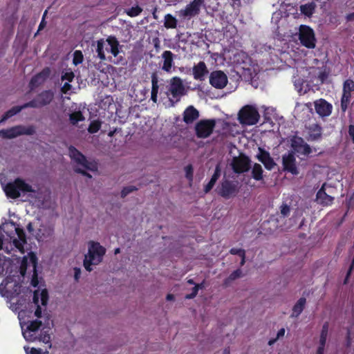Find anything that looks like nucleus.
Returning a JSON list of instances; mask_svg holds the SVG:
<instances>
[{
    "label": "nucleus",
    "mask_w": 354,
    "mask_h": 354,
    "mask_svg": "<svg viewBox=\"0 0 354 354\" xmlns=\"http://www.w3.org/2000/svg\"><path fill=\"white\" fill-rule=\"evenodd\" d=\"M285 334V330L284 328H281L278 333H277V338H279L280 337H283Z\"/></svg>",
    "instance_id": "obj_62"
},
{
    "label": "nucleus",
    "mask_w": 354,
    "mask_h": 354,
    "mask_svg": "<svg viewBox=\"0 0 354 354\" xmlns=\"http://www.w3.org/2000/svg\"><path fill=\"white\" fill-rule=\"evenodd\" d=\"M177 23V19L171 14H167L165 16L164 26L166 28H176Z\"/></svg>",
    "instance_id": "obj_34"
},
{
    "label": "nucleus",
    "mask_w": 354,
    "mask_h": 354,
    "mask_svg": "<svg viewBox=\"0 0 354 354\" xmlns=\"http://www.w3.org/2000/svg\"><path fill=\"white\" fill-rule=\"evenodd\" d=\"M37 100L39 107H43L48 105L54 98V93L52 91H44L39 93L37 97Z\"/></svg>",
    "instance_id": "obj_25"
},
{
    "label": "nucleus",
    "mask_w": 354,
    "mask_h": 354,
    "mask_svg": "<svg viewBox=\"0 0 354 354\" xmlns=\"http://www.w3.org/2000/svg\"><path fill=\"white\" fill-rule=\"evenodd\" d=\"M21 111H22V109L21 108V106H16L12 107L10 109L7 111L4 115L2 116V118L0 120V123L4 122L6 120H7L8 118L15 115L16 114L19 113Z\"/></svg>",
    "instance_id": "obj_31"
},
{
    "label": "nucleus",
    "mask_w": 354,
    "mask_h": 354,
    "mask_svg": "<svg viewBox=\"0 0 354 354\" xmlns=\"http://www.w3.org/2000/svg\"><path fill=\"white\" fill-rule=\"evenodd\" d=\"M299 39L301 44L308 48H314L316 46L314 30L308 26L301 25L299 26Z\"/></svg>",
    "instance_id": "obj_10"
},
{
    "label": "nucleus",
    "mask_w": 354,
    "mask_h": 354,
    "mask_svg": "<svg viewBox=\"0 0 354 354\" xmlns=\"http://www.w3.org/2000/svg\"><path fill=\"white\" fill-rule=\"evenodd\" d=\"M162 58L163 59V65L162 66V69L167 73L171 72V68L174 64V55L169 50H165L162 54Z\"/></svg>",
    "instance_id": "obj_26"
},
{
    "label": "nucleus",
    "mask_w": 354,
    "mask_h": 354,
    "mask_svg": "<svg viewBox=\"0 0 354 354\" xmlns=\"http://www.w3.org/2000/svg\"><path fill=\"white\" fill-rule=\"evenodd\" d=\"M106 42L107 43L108 46H110V53L115 57L114 59H112L111 57L109 58V60L115 64H124V59L122 56L119 55L120 50L119 47L120 46L119 41L114 36H109L106 39Z\"/></svg>",
    "instance_id": "obj_13"
},
{
    "label": "nucleus",
    "mask_w": 354,
    "mask_h": 354,
    "mask_svg": "<svg viewBox=\"0 0 354 354\" xmlns=\"http://www.w3.org/2000/svg\"><path fill=\"white\" fill-rule=\"evenodd\" d=\"M259 113L254 105H245L238 113V120L243 125H254L259 122Z\"/></svg>",
    "instance_id": "obj_7"
},
{
    "label": "nucleus",
    "mask_w": 354,
    "mask_h": 354,
    "mask_svg": "<svg viewBox=\"0 0 354 354\" xmlns=\"http://www.w3.org/2000/svg\"><path fill=\"white\" fill-rule=\"evenodd\" d=\"M243 277L242 270L241 269H237L232 272L230 275L224 280V284L225 286H228L233 281L236 280V279L241 278Z\"/></svg>",
    "instance_id": "obj_37"
},
{
    "label": "nucleus",
    "mask_w": 354,
    "mask_h": 354,
    "mask_svg": "<svg viewBox=\"0 0 354 354\" xmlns=\"http://www.w3.org/2000/svg\"><path fill=\"white\" fill-rule=\"evenodd\" d=\"M88 245V253L84 256V266L87 271L91 272L93 270L91 266H96L102 262L106 249L100 243L93 241H90Z\"/></svg>",
    "instance_id": "obj_3"
},
{
    "label": "nucleus",
    "mask_w": 354,
    "mask_h": 354,
    "mask_svg": "<svg viewBox=\"0 0 354 354\" xmlns=\"http://www.w3.org/2000/svg\"><path fill=\"white\" fill-rule=\"evenodd\" d=\"M187 88L183 84V80L178 77H174L169 80L168 91L166 93L167 96L171 95L169 98L171 105L180 101V98L187 93Z\"/></svg>",
    "instance_id": "obj_6"
},
{
    "label": "nucleus",
    "mask_w": 354,
    "mask_h": 354,
    "mask_svg": "<svg viewBox=\"0 0 354 354\" xmlns=\"http://www.w3.org/2000/svg\"><path fill=\"white\" fill-rule=\"evenodd\" d=\"M142 8L137 6L131 8L127 12V13L130 17H136V16H138L142 12Z\"/></svg>",
    "instance_id": "obj_48"
},
{
    "label": "nucleus",
    "mask_w": 354,
    "mask_h": 354,
    "mask_svg": "<svg viewBox=\"0 0 354 354\" xmlns=\"http://www.w3.org/2000/svg\"><path fill=\"white\" fill-rule=\"evenodd\" d=\"M194 78L196 80L203 81L209 71L204 62H200L194 65L193 68Z\"/></svg>",
    "instance_id": "obj_21"
},
{
    "label": "nucleus",
    "mask_w": 354,
    "mask_h": 354,
    "mask_svg": "<svg viewBox=\"0 0 354 354\" xmlns=\"http://www.w3.org/2000/svg\"><path fill=\"white\" fill-rule=\"evenodd\" d=\"M304 143V139L300 137L295 136L291 140V147L296 152L301 151V147Z\"/></svg>",
    "instance_id": "obj_35"
},
{
    "label": "nucleus",
    "mask_w": 354,
    "mask_h": 354,
    "mask_svg": "<svg viewBox=\"0 0 354 354\" xmlns=\"http://www.w3.org/2000/svg\"><path fill=\"white\" fill-rule=\"evenodd\" d=\"M21 108L23 110V109H26V108H40V107H39V104L37 102V98L35 97L32 100H31V101H30V102H28L27 103H25L23 105H21Z\"/></svg>",
    "instance_id": "obj_47"
},
{
    "label": "nucleus",
    "mask_w": 354,
    "mask_h": 354,
    "mask_svg": "<svg viewBox=\"0 0 354 354\" xmlns=\"http://www.w3.org/2000/svg\"><path fill=\"white\" fill-rule=\"evenodd\" d=\"M280 214L281 217L286 218L289 216L290 212V207L286 203H282V205L279 207Z\"/></svg>",
    "instance_id": "obj_45"
},
{
    "label": "nucleus",
    "mask_w": 354,
    "mask_h": 354,
    "mask_svg": "<svg viewBox=\"0 0 354 354\" xmlns=\"http://www.w3.org/2000/svg\"><path fill=\"white\" fill-rule=\"evenodd\" d=\"M316 5L315 3L311 2L300 6V11L302 14L310 17L315 11Z\"/></svg>",
    "instance_id": "obj_32"
},
{
    "label": "nucleus",
    "mask_w": 354,
    "mask_h": 354,
    "mask_svg": "<svg viewBox=\"0 0 354 354\" xmlns=\"http://www.w3.org/2000/svg\"><path fill=\"white\" fill-rule=\"evenodd\" d=\"M304 83H305L304 80L301 78H298V79L295 80L294 82V86H295V88L297 89V92L300 95L305 94L307 92V90L304 89V88H303Z\"/></svg>",
    "instance_id": "obj_40"
},
{
    "label": "nucleus",
    "mask_w": 354,
    "mask_h": 354,
    "mask_svg": "<svg viewBox=\"0 0 354 354\" xmlns=\"http://www.w3.org/2000/svg\"><path fill=\"white\" fill-rule=\"evenodd\" d=\"M138 190V188L135 186L130 185L125 187L122 189L121 191V198H125L128 194H131V192Z\"/></svg>",
    "instance_id": "obj_46"
},
{
    "label": "nucleus",
    "mask_w": 354,
    "mask_h": 354,
    "mask_svg": "<svg viewBox=\"0 0 354 354\" xmlns=\"http://www.w3.org/2000/svg\"><path fill=\"white\" fill-rule=\"evenodd\" d=\"M216 126V120L214 119L201 120L195 125L196 136L198 138H208Z\"/></svg>",
    "instance_id": "obj_11"
},
{
    "label": "nucleus",
    "mask_w": 354,
    "mask_h": 354,
    "mask_svg": "<svg viewBox=\"0 0 354 354\" xmlns=\"http://www.w3.org/2000/svg\"><path fill=\"white\" fill-rule=\"evenodd\" d=\"M102 64L101 63H99V64H97L95 65V68L101 71V72H104V68H102Z\"/></svg>",
    "instance_id": "obj_63"
},
{
    "label": "nucleus",
    "mask_w": 354,
    "mask_h": 354,
    "mask_svg": "<svg viewBox=\"0 0 354 354\" xmlns=\"http://www.w3.org/2000/svg\"><path fill=\"white\" fill-rule=\"evenodd\" d=\"M50 74V70L49 68H44L41 72L32 77L30 82V88L34 89L35 88L43 84L48 77Z\"/></svg>",
    "instance_id": "obj_20"
},
{
    "label": "nucleus",
    "mask_w": 354,
    "mask_h": 354,
    "mask_svg": "<svg viewBox=\"0 0 354 354\" xmlns=\"http://www.w3.org/2000/svg\"><path fill=\"white\" fill-rule=\"evenodd\" d=\"M75 75L71 69H66L62 72V80H68L69 82H72Z\"/></svg>",
    "instance_id": "obj_44"
},
{
    "label": "nucleus",
    "mask_w": 354,
    "mask_h": 354,
    "mask_svg": "<svg viewBox=\"0 0 354 354\" xmlns=\"http://www.w3.org/2000/svg\"><path fill=\"white\" fill-rule=\"evenodd\" d=\"M186 178L192 181L193 179L194 169L192 165H188L185 168Z\"/></svg>",
    "instance_id": "obj_49"
},
{
    "label": "nucleus",
    "mask_w": 354,
    "mask_h": 354,
    "mask_svg": "<svg viewBox=\"0 0 354 354\" xmlns=\"http://www.w3.org/2000/svg\"><path fill=\"white\" fill-rule=\"evenodd\" d=\"M346 19L348 21H353L354 20V12L348 15L346 17Z\"/></svg>",
    "instance_id": "obj_64"
},
{
    "label": "nucleus",
    "mask_w": 354,
    "mask_h": 354,
    "mask_svg": "<svg viewBox=\"0 0 354 354\" xmlns=\"http://www.w3.org/2000/svg\"><path fill=\"white\" fill-rule=\"evenodd\" d=\"M209 83L216 88H223L227 84V77L221 71H213L209 75Z\"/></svg>",
    "instance_id": "obj_16"
},
{
    "label": "nucleus",
    "mask_w": 354,
    "mask_h": 354,
    "mask_svg": "<svg viewBox=\"0 0 354 354\" xmlns=\"http://www.w3.org/2000/svg\"><path fill=\"white\" fill-rule=\"evenodd\" d=\"M343 91L346 93H351L352 91H354V82L352 80H346L344 82L343 85Z\"/></svg>",
    "instance_id": "obj_42"
},
{
    "label": "nucleus",
    "mask_w": 354,
    "mask_h": 354,
    "mask_svg": "<svg viewBox=\"0 0 354 354\" xmlns=\"http://www.w3.org/2000/svg\"><path fill=\"white\" fill-rule=\"evenodd\" d=\"M239 192L238 182L223 180L218 188V194L225 198L235 196Z\"/></svg>",
    "instance_id": "obj_14"
},
{
    "label": "nucleus",
    "mask_w": 354,
    "mask_h": 354,
    "mask_svg": "<svg viewBox=\"0 0 354 354\" xmlns=\"http://www.w3.org/2000/svg\"><path fill=\"white\" fill-rule=\"evenodd\" d=\"M83 54L81 50H75L73 53V64L77 66L83 62Z\"/></svg>",
    "instance_id": "obj_43"
},
{
    "label": "nucleus",
    "mask_w": 354,
    "mask_h": 354,
    "mask_svg": "<svg viewBox=\"0 0 354 354\" xmlns=\"http://www.w3.org/2000/svg\"><path fill=\"white\" fill-rule=\"evenodd\" d=\"M353 268H354V257H353L352 263H351V264L350 266V268H349V269H348V270L347 272V274H346V278H345V280H344V283H347L348 279V277H349V276H350V274H351V272H352Z\"/></svg>",
    "instance_id": "obj_56"
},
{
    "label": "nucleus",
    "mask_w": 354,
    "mask_h": 354,
    "mask_svg": "<svg viewBox=\"0 0 354 354\" xmlns=\"http://www.w3.org/2000/svg\"><path fill=\"white\" fill-rule=\"evenodd\" d=\"M47 13V10L45 11L44 14V16H43V19L39 26V29H38V31L41 30V29H43L44 28V26H46V22L44 21V17L46 16Z\"/></svg>",
    "instance_id": "obj_60"
},
{
    "label": "nucleus",
    "mask_w": 354,
    "mask_h": 354,
    "mask_svg": "<svg viewBox=\"0 0 354 354\" xmlns=\"http://www.w3.org/2000/svg\"><path fill=\"white\" fill-rule=\"evenodd\" d=\"M351 94L343 91V94L341 99V109L342 112H345L348 108V105L350 103Z\"/></svg>",
    "instance_id": "obj_38"
},
{
    "label": "nucleus",
    "mask_w": 354,
    "mask_h": 354,
    "mask_svg": "<svg viewBox=\"0 0 354 354\" xmlns=\"http://www.w3.org/2000/svg\"><path fill=\"white\" fill-rule=\"evenodd\" d=\"M151 99L154 102H157L158 93V77L156 73H153L151 75Z\"/></svg>",
    "instance_id": "obj_28"
},
{
    "label": "nucleus",
    "mask_w": 354,
    "mask_h": 354,
    "mask_svg": "<svg viewBox=\"0 0 354 354\" xmlns=\"http://www.w3.org/2000/svg\"><path fill=\"white\" fill-rule=\"evenodd\" d=\"M230 253L233 255H239V253L243 254V249L234 248L230 250Z\"/></svg>",
    "instance_id": "obj_58"
},
{
    "label": "nucleus",
    "mask_w": 354,
    "mask_h": 354,
    "mask_svg": "<svg viewBox=\"0 0 354 354\" xmlns=\"http://www.w3.org/2000/svg\"><path fill=\"white\" fill-rule=\"evenodd\" d=\"M221 175V169L219 165H217L215 168L214 174L212 175L209 182L206 185L204 189L205 193H208L214 186L216 182L218 179Z\"/></svg>",
    "instance_id": "obj_29"
},
{
    "label": "nucleus",
    "mask_w": 354,
    "mask_h": 354,
    "mask_svg": "<svg viewBox=\"0 0 354 354\" xmlns=\"http://www.w3.org/2000/svg\"><path fill=\"white\" fill-rule=\"evenodd\" d=\"M73 170H74L75 172H76L77 174H81L83 176H86L88 178H92V176L86 171V169L80 168V167H75Z\"/></svg>",
    "instance_id": "obj_50"
},
{
    "label": "nucleus",
    "mask_w": 354,
    "mask_h": 354,
    "mask_svg": "<svg viewBox=\"0 0 354 354\" xmlns=\"http://www.w3.org/2000/svg\"><path fill=\"white\" fill-rule=\"evenodd\" d=\"M3 190L8 198L13 199L20 197L21 194L35 192L32 187L20 178H17L14 181L7 183L3 187Z\"/></svg>",
    "instance_id": "obj_5"
},
{
    "label": "nucleus",
    "mask_w": 354,
    "mask_h": 354,
    "mask_svg": "<svg viewBox=\"0 0 354 354\" xmlns=\"http://www.w3.org/2000/svg\"><path fill=\"white\" fill-rule=\"evenodd\" d=\"M256 157L263 164L266 169L268 170H272L276 165V163L274 162L273 158L270 156L269 152L261 147L259 148V153L257 154Z\"/></svg>",
    "instance_id": "obj_19"
},
{
    "label": "nucleus",
    "mask_w": 354,
    "mask_h": 354,
    "mask_svg": "<svg viewBox=\"0 0 354 354\" xmlns=\"http://www.w3.org/2000/svg\"><path fill=\"white\" fill-rule=\"evenodd\" d=\"M101 127V122L100 120H93L91 122L88 131L90 133H95L97 132Z\"/></svg>",
    "instance_id": "obj_41"
},
{
    "label": "nucleus",
    "mask_w": 354,
    "mask_h": 354,
    "mask_svg": "<svg viewBox=\"0 0 354 354\" xmlns=\"http://www.w3.org/2000/svg\"><path fill=\"white\" fill-rule=\"evenodd\" d=\"M24 349L27 354H40L41 352V349H36L35 348L24 347Z\"/></svg>",
    "instance_id": "obj_53"
},
{
    "label": "nucleus",
    "mask_w": 354,
    "mask_h": 354,
    "mask_svg": "<svg viewBox=\"0 0 354 354\" xmlns=\"http://www.w3.org/2000/svg\"><path fill=\"white\" fill-rule=\"evenodd\" d=\"M283 169L294 175L298 174L299 171L296 166V159L294 152H288L282 156Z\"/></svg>",
    "instance_id": "obj_17"
},
{
    "label": "nucleus",
    "mask_w": 354,
    "mask_h": 354,
    "mask_svg": "<svg viewBox=\"0 0 354 354\" xmlns=\"http://www.w3.org/2000/svg\"><path fill=\"white\" fill-rule=\"evenodd\" d=\"M316 113L322 118L329 116L332 113L333 106L324 99H319L314 102Z\"/></svg>",
    "instance_id": "obj_18"
},
{
    "label": "nucleus",
    "mask_w": 354,
    "mask_h": 354,
    "mask_svg": "<svg viewBox=\"0 0 354 354\" xmlns=\"http://www.w3.org/2000/svg\"><path fill=\"white\" fill-rule=\"evenodd\" d=\"M328 77V73L326 71L320 72L318 75V79L319 80L321 84H323L327 80Z\"/></svg>",
    "instance_id": "obj_54"
},
{
    "label": "nucleus",
    "mask_w": 354,
    "mask_h": 354,
    "mask_svg": "<svg viewBox=\"0 0 354 354\" xmlns=\"http://www.w3.org/2000/svg\"><path fill=\"white\" fill-rule=\"evenodd\" d=\"M327 336L328 334L324 333H320L319 346L317 348L316 354H324Z\"/></svg>",
    "instance_id": "obj_39"
},
{
    "label": "nucleus",
    "mask_w": 354,
    "mask_h": 354,
    "mask_svg": "<svg viewBox=\"0 0 354 354\" xmlns=\"http://www.w3.org/2000/svg\"><path fill=\"white\" fill-rule=\"evenodd\" d=\"M68 155L71 160L76 164L75 167L84 168L90 171H95L97 169L96 166L88 161L86 156L75 147L70 146L68 147Z\"/></svg>",
    "instance_id": "obj_9"
},
{
    "label": "nucleus",
    "mask_w": 354,
    "mask_h": 354,
    "mask_svg": "<svg viewBox=\"0 0 354 354\" xmlns=\"http://www.w3.org/2000/svg\"><path fill=\"white\" fill-rule=\"evenodd\" d=\"M252 168V177L256 180H261L263 178V170L260 164L254 163Z\"/></svg>",
    "instance_id": "obj_30"
},
{
    "label": "nucleus",
    "mask_w": 354,
    "mask_h": 354,
    "mask_svg": "<svg viewBox=\"0 0 354 354\" xmlns=\"http://www.w3.org/2000/svg\"><path fill=\"white\" fill-rule=\"evenodd\" d=\"M198 291V286H194L192 290V292L190 294L186 295L185 296V298L187 299H191L194 298L197 295Z\"/></svg>",
    "instance_id": "obj_51"
},
{
    "label": "nucleus",
    "mask_w": 354,
    "mask_h": 354,
    "mask_svg": "<svg viewBox=\"0 0 354 354\" xmlns=\"http://www.w3.org/2000/svg\"><path fill=\"white\" fill-rule=\"evenodd\" d=\"M203 3L204 0H194L187 5L185 9L180 10V15L184 18L188 19L198 15Z\"/></svg>",
    "instance_id": "obj_15"
},
{
    "label": "nucleus",
    "mask_w": 354,
    "mask_h": 354,
    "mask_svg": "<svg viewBox=\"0 0 354 354\" xmlns=\"http://www.w3.org/2000/svg\"><path fill=\"white\" fill-rule=\"evenodd\" d=\"M199 111L193 106H189L183 113V121L187 124H192L199 118Z\"/></svg>",
    "instance_id": "obj_22"
},
{
    "label": "nucleus",
    "mask_w": 354,
    "mask_h": 354,
    "mask_svg": "<svg viewBox=\"0 0 354 354\" xmlns=\"http://www.w3.org/2000/svg\"><path fill=\"white\" fill-rule=\"evenodd\" d=\"M309 141H317L322 138V128L318 124H313L308 127Z\"/></svg>",
    "instance_id": "obj_24"
},
{
    "label": "nucleus",
    "mask_w": 354,
    "mask_h": 354,
    "mask_svg": "<svg viewBox=\"0 0 354 354\" xmlns=\"http://www.w3.org/2000/svg\"><path fill=\"white\" fill-rule=\"evenodd\" d=\"M81 275V270L79 268H74V278L76 281H77Z\"/></svg>",
    "instance_id": "obj_57"
},
{
    "label": "nucleus",
    "mask_w": 354,
    "mask_h": 354,
    "mask_svg": "<svg viewBox=\"0 0 354 354\" xmlns=\"http://www.w3.org/2000/svg\"><path fill=\"white\" fill-rule=\"evenodd\" d=\"M72 88V86L68 83L66 82L62 87V91L64 93H67Z\"/></svg>",
    "instance_id": "obj_55"
},
{
    "label": "nucleus",
    "mask_w": 354,
    "mask_h": 354,
    "mask_svg": "<svg viewBox=\"0 0 354 354\" xmlns=\"http://www.w3.org/2000/svg\"><path fill=\"white\" fill-rule=\"evenodd\" d=\"M325 186L326 184H324L321 189L317 192L316 199L319 203L323 205H329L332 204L334 197L326 192Z\"/></svg>",
    "instance_id": "obj_23"
},
{
    "label": "nucleus",
    "mask_w": 354,
    "mask_h": 354,
    "mask_svg": "<svg viewBox=\"0 0 354 354\" xmlns=\"http://www.w3.org/2000/svg\"><path fill=\"white\" fill-rule=\"evenodd\" d=\"M298 153H301L305 155H308L311 153V149L310 145H308L307 143H304V145L301 147V151H298Z\"/></svg>",
    "instance_id": "obj_52"
},
{
    "label": "nucleus",
    "mask_w": 354,
    "mask_h": 354,
    "mask_svg": "<svg viewBox=\"0 0 354 354\" xmlns=\"http://www.w3.org/2000/svg\"><path fill=\"white\" fill-rule=\"evenodd\" d=\"M306 299L304 297H301L297 303L294 305L292 309L291 317H297L304 310Z\"/></svg>",
    "instance_id": "obj_27"
},
{
    "label": "nucleus",
    "mask_w": 354,
    "mask_h": 354,
    "mask_svg": "<svg viewBox=\"0 0 354 354\" xmlns=\"http://www.w3.org/2000/svg\"><path fill=\"white\" fill-rule=\"evenodd\" d=\"M26 243V234L23 229L19 228L14 222L0 226V249H3V245L10 244L19 251H24V245Z\"/></svg>",
    "instance_id": "obj_2"
},
{
    "label": "nucleus",
    "mask_w": 354,
    "mask_h": 354,
    "mask_svg": "<svg viewBox=\"0 0 354 354\" xmlns=\"http://www.w3.org/2000/svg\"><path fill=\"white\" fill-rule=\"evenodd\" d=\"M84 120L85 118L80 111L69 114V121L73 125H75L78 122L84 121Z\"/></svg>",
    "instance_id": "obj_36"
},
{
    "label": "nucleus",
    "mask_w": 354,
    "mask_h": 354,
    "mask_svg": "<svg viewBox=\"0 0 354 354\" xmlns=\"http://www.w3.org/2000/svg\"><path fill=\"white\" fill-rule=\"evenodd\" d=\"M328 327H329L328 323V322H325L323 324V326H322V328L321 333H324L328 334Z\"/></svg>",
    "instance_id": "obj_61"
},
{
    "label": "nucleus",
    "mask_w": 354,
    "mask_h": 354,
    "mask_svg": "<svg viewBox=\"0 0 354 354\" xmlns=\"http://www.w3.org/2000/svg\"><path fill=\"white\" fill-rule=\"evenodd\" d=\"M36 132L33 125H16L9 129L0 130V136L4 139H13L18 136H32Z\"/></svg>",
    "instance_id": "obj_8"
},
{
    "label": "nucleus",
    "mask_w": 354,
    "mask_h": 354,
    "mask_svg": "<svg viewBox=\"0 0 354 354\" xmlns=\"http://www.w3.org/2000/svg\"><path fill=\"white\" fill-rule=\"evenodd\" d=\"M24 295H21L16 302L10 301V308L13 311L19 312V319L20 320L24 319L26 317H32V314L34 313L35 308H31L30 304L34 302V297H32V301L29 302L30 298L31 292L28 290L24 292Z\"/></svg>",
    "instance_id": "obj_4"
},
{
    "label": "nucleus",
    "mask_w": 354,
    "mask_h": 354,
    "mask_svg": "<svg viewBox=\"0 0 354 354\" xmlns=\"http://www.w3.org/2000/svg\"><path fill=\"white\" fill-rule=\"evenodd\" d=\"M48 300V295L46 289L34 292V302L30 304L31 308H35L32 320L20 322L22 334L28 342H42L45 344L50 342V335L47 328H50L52 321L48 315L42 313V307H46Z\"/></svg>",
    "instance_id": "obj_1"
},
{
    "label": "nucleus",
    "mask_w": 354,
    "mask_h": 354,
    "mask_svg": "<svg viewBox=\"0 0 354 354\" xmlns=\"http://www.w3.org/2000/svg\"><path fill=\"white\" fill-rule=\"evenodd\" d=\"M348 134L350 136V137L352 138V140L354 143V125H349V127H348Z\"/></svg>",
    "instance_id": "obj_59"
},
{
    "label": "nucleus",
    "mask_w": 354,
    "mask_h": 354,
    "mask_svg": "<svg viewBox=\"0 0 354 354\" xmlns=\"http://www.w3.org/2000/svg\"><path fill=\"white\" fill-rule=\"evenodd\" d=\"M230 166L236 174H242L249 171L251 168L250 159L244 154L233 157Z\"/></svg>",
    "instance_id": "obj_12"
},
{
    "label": "nucleus",
    "mask_w": 354,
    "mask_h": 354,
    "mask_svg": "<svg viewBox=\"0 0 354 354\" xmlns=\"http://www.w3.org/2000/svg\"><path fill=\"white\" fill-rule=\"evenodd\" d=\"M105 42H106V41H104V39H101L97 40L96 41V48H95V50H96V52L97 53V57L101 60H105L106 59V56H105L104 50Z\"/></svg>",
    "instance_id": "obj_33"
}]
</instances>
